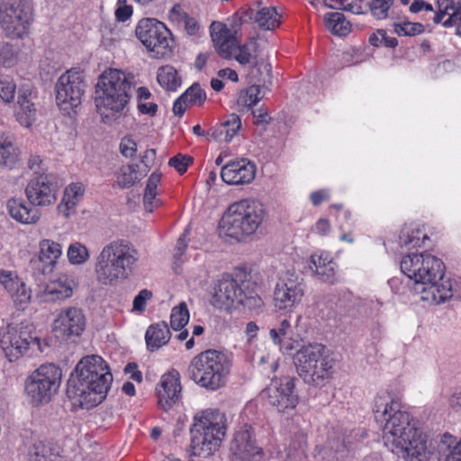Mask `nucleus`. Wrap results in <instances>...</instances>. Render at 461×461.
I'll return each instance as SVG.
<instances>
[{"label":"nucleus","mask_w":461,"mask_h":461,"mask_svg":"<svg viewBox=\"0 0 461 461\" xmlns=\"http://www.w3.org/2000/svg\"><path fill=\"white\" fill-rule=\"evenodd\" d=\"M375 421L383 431L384 446L405 461H427L430 451L413 423L412 415L393 392H379L373 401Z\"/></svg>","instance_id":"nucleus-1"},{"label":"nucleus","mask_w":461,"mask_h":461,"mask_svg":"<svg viewBox=\"0 0 461 461\" xmlns=\"http://www.w3.org/2000/svg\"><path fill=\"white\" fill-rule=\"evenodd\" d=\"M113 382L107 363L97 355L83 357L71 375L67 395L75 406L92 409L106 397Z\"/></svg>","instance_id":"nucleus-2"},{"label":"nucleus","mask_w":461,"mask_h":461,"mask_svg":"<svg viewBox=\"0 0 461 461\" xmlns=\"http://www.w3.org/2000/svg\"><path fill=\"white\" fill-rule=\"evenodd\" d=\"M402 272L414 281L413 290L423 302L438 304L453 295L450 280L444 276V264L429 253H413L402 258Z\"/></svg>","instance_id":"nucleus-3"},{"label":"nucleus","mask_w":461,"mask_h":461,"mask_svg":"<svg viewBox=\"0 0 461 461\" xmlns=\"http://www.w3.org/2000/svg\"><path fill=\"white\" fill-rule=\"evenodd\" d=\"M135 86V76L122 69L108 68L99 76L95 104L104 122L116 121L125 113L131 100V88Z\"/></svg>","instance_id":"nucleus-4"},{"label":"nucleus","mask_w":461,"mask_h":461,"mask_svg":"<svg viewBox=\"0 0 461 461\" xmlns=\"http://www.w3.org/2000/svg\"><path fill=\"white\" fill-rule=\"evenodd\" d=\"M137 261V251L128 241L113 240L102 248L95 258V279L103 285L116 286L131 276Z\"/></svg>","instance_id":"nucleus-5"},{"label":"nucleus","mask_w":461,"mask_h":461,"mask_svg":"<svg viewBox=\"0 0 461 461\" xmlns=\"http://www.w3.org/2000/svg\"><path fill=\"white\" fill-rule=\"evenodd\" d=\"M267 215L265 205L256 199H243L230 204L219 224L221 235L243 241L255 234Z\"/></svg>","instance_id":"nucleus-6"},{"label":"nucleus","mask_w":461,"mask_h":461,"mask_svg":"<svg viewBox=\"0 0 461 461\" xmlns=\"http://www.w3.org/2000/svg\"><path fill=\"white\" fill-rule=\"evenodd\" d=\"M227 419L216 409H206L194 417L191 447L194 456L208 457L217 451L226 435Z\"/></svg>","instance_id":"nucleus-7"},{"label":"nucleus","mask_w":461,"mask_h":461,"mask_svg":"<svg viewBox=\"0 0 461 461\" xmlns=\"http://www.w3.org/2000/svg\"><path fill=\"white\" fill-rule=\"evenodd\" d=\"M230 366V360L225 353L208 349L191 360L188 373L195 384L215 391L226 384Z\"/></svg>","instance_id":"nucleus-8"},{"label":"nucleus","mask_w":461,"mask_h":461,"mask_svg":"<svg viewBox=\"0 0 461 461\" xmlns=\"http://www.w3.org/2000/svg\"><path fill=\"white\" fill-rule=\"evenodd\" d=\"M292 355L296 371L305 383L321 385L330 378L333 360L324 345L309 342Z\"/></svg>","instance_id":"nucleus-9"},{"label":"nucleus","mask_w":461,"mask_h":461,"mask_svg":"<svg viewBox=\"0 0 461 461\" xmlns=\"http://www.w3.org/2000/svg\"><path fill=\"white\" fill-rule=\"evenodd\" d=\"M45 346L32 335L28 323H10L0 330V347L10 362L19 359L30 348L43 352Z\"/></svg>","instance_id":"nucleus-10"},{"label":"nucleus","mask_w":461,"mask_h":461,"mask_svg":"<svg viewBox=\"0 0 461 461\" xmlns=\"http://www.w3.org/2000/svg\"><path fill=\"white\" fill-rule=\"evenodd\" d=\"M61 370L53 364L41 365L25 381V393L33 405L49 402L61 382Z\"/></svg>","instance_id":"nucleus-11"},{"label":"nucleus","mask_w":461,"mask_h":461,"mask_svg":"<svg viewBox=\"0 0 461 461\" xmlns=\"http://www.w3.org/2000/svg\"><path fill=\"white\" fill-rule=\"evenodd\" d=\"M137 38L156 58H164L172 52L174 39L166 25L154 18L140 20L135 29Z\"/></svg>","instance_id":"nucleus-12"},{"label":"nucleus","mask_w":461,"mask_h":461,"mask_svg":"<svg viewBox=\"0 0 461 461\" xmlns=\"http://www.w3.org/2000/svg\"><path fill=\"white\" fill-rule=\"evenodd\" d=\"M85 76L81 69L73 68L62 74L55 86L56 103L59 108L70 114L81 104L86 90Z\"/></svg>","instance_id":"nucleus-13"},{"label":"nucleus","mask_w":461,"mask_h":461,"mask_svg":"<svg viewBox=\"0 0 461 461\" xmlns=\"http://www.w3.org/2000/svg\"><path fill=\"white\" fill-rule=\"evenodd\" d=\"M303 296V280L294 269H287L278 275L273 294L276 310L293 312L302 303Z\"/></svg>","instance_id":"nucleus-14"},{"label":"nucleus","mask_w":461,"mask_h":461,"mask_svg":"<svg viewBox=\"0 0 461 461\" xmlns=\"http://www.w3.org/2000/svg\"><path fill=\"white\" fill-rule=\"evenodd\" d=\"M32 22V11L26 3L0 1V26L8 37L23 38L28 33Z\"/></svg>","instance_id":"nucleus-15"},{"label":"nucleus","mask_w":461,"mask_h":461,"mask_svg":"<svg viewBox=\"0 0 461 461\" xmlns=\"http://www.w3.org/2000/svg\"><path fill=\"white\" fill-rule=\"evenodd\" d=\"M294 378L282 377L272 379L270 384L262 392V396L279 412L294 410L298 397L294 392Z\"/></svg>","instance_id":"nucleus-16"},{"label":"nucleus","mask_w":461,"mask_h":461,"mask_svg":"<svg viewBox=\"0 0 461 461\" xmlns=\"http://www.w3.org/2000/svg\"><path fill=\"white\" fill-rule=\"evenodd\" d=\"M231 461H260L263 451L254 438V430L250 425L244 424L234 434L230 443Z\"/></svg>","instance_id":"nucleus-17"},{"label":"nucleus","mask_w":461,"mask_h":461,"mask_svg":"<svg viewBox=\"0 0 461 461\" xmlns=\"http://www.w3.org/2000/svg\"><path fill=\"white\" fill-rule=\"evenodd\" d=\"M58 185L46 174L32 177L24 189L26 199L36 207H47L53 204L58 197Z\"/></svg>","instance_id":"nucleus-18"},{"label":"nucleus","mask_w":461,"mask_h":461,"mask_svg":"<svg viewBox=\"0 0 461 461\" xmlns=\"http://www.w3.org/2000/svg\"><path fill=\"white\" fill-rule=\"evenodd\" d=\"M77 286L73 276L59 273L39 288L36 297L41 303H59L72 297Z\"/></svg>","instance_id":"nucleus-19"},{"label":"nucleus","mask_w":461,"mask_h":461,"mask_svg":"<svg viewBox=\"0 0 461 461\" xmlns=\"http://www.w3.org/2000/svg\"><path fill=\"white\" fill-rule=\"evenodd\" d=\"M86 326L83 311L76 306L62 308L52 322V330L66 339L80 337Z\"/></svg>","instance_id":"nucleus-20"},{"label":"nucleus","mask_w":461,"mask_h":461,"mask_svg":"<svg viewBox=\"0 0 461 461\" xmlns=\"http://www.w3.org/2000/svg\"><path fill=\"white\" fill-rule=\"evenodd\" d=\"M0 285L19 310L27 308L32 299V290L15 271L0 269Z\"/></svg>","instance_id":"nucleus-21"},{"label":"nucleus","mask_w":461,"mask_h":461,"mask_svg":"<svg viewBox=\"0 0 461 461\" xmlns=\"http://www.w3.org/2000/svg\"><path fill=\"white\" fill-rule=\"evenodd\" d=\"M181 390L180 375L176 370L164 374L156 387L158 405L165 411L171 409L179 401Z\"/></svg>","instance_id":"nucleus-22"},{"label":"nucleus","mask_w":461,"mask_h":461,"mask_svg":"<svg viewBox=\"0 0 461 461\" xmlns=\"http://www.w3.org/2000/svg\"><path fill=\"white\" fill-rule=\"evenodd\" d=\"M242 291L236 280L223 277L214 287L212 303L219 309L236 308L240 304Z\"/></svg>","instance_id":"nucleus-23"},{"label":"nucleus","mask_w":461,"mask_h":461,"mask_svg":"<svg viewBox=\"0 0 461 461\" xmlns=\"http://www.w3.org/2000/svg\"><path fill=\"white\" fill-rule=\"evenodd\" d=\"M256 176V166L247 158L236 159L221 167V179L228 185H246Z\"/></svg>","instance_id":"nucleus-24"},{"label":"nucleus","mask_w":461,"mask_h":461,"mask_svg":"<svg viewBox=\"0 0 461 461\" xmlns=\"http://www.w3.org/2000/svg\"><path fill=\"white\" fill-rule=\"evenodd\" d=\"M211 38L216 50L223 58H231L239 40L237 30H230L221 22H213L210 26Z\"/></svg>","instance_id":"nucleus-25"},{"label":"nucleus","mask_w":461,"mask_h":461,"mask_svg":"<svg viewBox=\"0 0 461 461\" xmlns=\"http://www.w3.org/2000/svg\"><path fill=\"white\" fill-rule=\"evenodd\" d=\"M63 246L51 239H42L38 243L37 262L44 275L53 272L61 258Z\"/></svg>","instance_id":"nucleus-26"},{"label":"nucleus","mask_w":461,"mask_h":461,"mask_svg":"<svg viewBox=\"0 0 461 461\" xmlns=\"http://www.w3.org/2000/svg\"><path fill=\"white\" fill-rule=\"evenodd\" d=\"M10 217L23 225L36 224L41 219V212L34 204L22 197H12L6 202Z\"/></svg>","instance_id":"nucleus-27"},{"label":"nucleus","mask_w":461,"mask_h":461,"mask_svg":"<svg viewBox=\"0 0 461 461\" xmlns=\"http://www.w3.org/2000/svg\"><path fill=\"white\" fill-rule=\"evenodd\" d=\"M310 268L322 283L334 285L338 281L337 265L329 252L319 251L312 254L310 258Z\"/></svg>","instance_id":"nucleus-28"},{"label":"nucleus","mask_w":461,"mask_h":461,"mask_svg":"<svg viewBox=\"0 0 461 461\" xmlns=\"http://www.w3.org/2000/svg\"><path fill=\"white\" fill-rule=\"evenodd\" d=\"M31 90L21 87L18 91L17 102L14 106V116L19 124L23 127H30L36 121L37 109L32 102Z\"/></svg>","instance_id":"nucleus-29"},{"label":"nucleus","mask_w":461,"mask_h":461,"mask_svg":"<svg viewBox=\"0 0 461 461\" xmlns=\"http://www.w3.org/2000/svg\"><path fill=\"white\" fill-rule=\"evenodd\" d=\"M433 20L445 27L456 28L461 23V0H438V12Z\"/></svg>","instance_id":"nucleus-30"},{"label":"nucleus","mask_w":461,"mask_h":461,"mask_svg":"<svg viewBox=\"0 0 461 461\" xmlns=\"http://www.w3.org/2000/svg\"><path fill=\"white\" fill-rule=\"evenodd\" d=\"M241 127L240 118L234 113L228 115L219 124L211 128L207 135L220 143H228L238 133Z\"/></svg>","instance_id":"nucleus-31"},{"label":"nucleus","mask_w":461,"mask_h":461,"mask_svg":"<svg viewBox=\"0 0 461 461\" xmlns=\"http://www.w3.org/2000/svg\"><path fill=\"white\" fill-rule=\"evenodd\" d=\"M85 194V186L82 183L77 182L68 185L63 194V197L58 205V212L65 218L76 212V209Z\"/></svg>","instance_id":"nucleus-32"},{"label":"nucleus","mask_w":461,"mask_h":461,"mask_svg":"<svg viewBox=\"0 0 461 461\" xmlns=\"http://www.w3.org/2000/svg\"><path fill=\"white\" fill-rule=\"evenodd\" d=\"M20 159V150L14 144V138L5 131H0V168L12 169Z\"/></svg>","instance_id":"nucleus-33"},{"label":"nucleus","mask_w":461,"mask_h":461,"mask_svg":"<svg viewBox=\"0 0 461 461\" xmlns=\"http://www.w3.org/2000/svg\"><path fill=\"white\" fill-rule=\"evenodd\" d=\"M149 166L144 164L141 168L137 164H128L120 167L116 182L122 188H129L140 182L148 173Z\"/></svg>","instance_id":"nucleus-34"},{"label":"nucleus","mask_w":461,"mask_h":461,"mask_svg":"<svg viewBox=\"0 0 461 461\" xmlns=\"http://www.w3.org/2000/svg\"><path fill=\"white\" fill-rule=\"evenodd\" d=\"M441 461H461V438L445 433L438 445Z\"/></svg>","instance_id":"nucleus-35"},{"label":"nucleus","mask_w":461,"mask_h":461,"mask_svg":"<svg viewBox=\"0 0 461 461\" xmlns=\"http://www.w3.org/2000/svg\"><path fill=\"white\" fill-rule=\"evenodd\" d=\"M170 339V331L166 322L150 325L146 330L145 340L149 350L154 351L166 345Z\"/></svg>","instance_id":"nucleus-36"},{"label":"nucleus","mask_w":461,"mask_h":461,"mask_svg":"<svg viewBox=\"0 0 461 461\" xmlns=\"http://www.w3.org/2000/svg\"><path fill=\"white\" fill-rule=\"evenodd\" d=\"M291 322L288 319H283L277 327L272 328L269 330V337L272 342L279 347L280 351L283 354L292 355L293 350L295 348V340L285 341V338L287 336L291 330Z\"/></svg>","instance_id":"nucleus-37"},{"label":"nucleus","mask_w":461,"mask_h":461,"mask_svg":"<svg viewBox=\"0 0 461 461\" xmlns=\"http://www.w3.org/2000/svg\"><path fill=\"white\" fill-rule=\"evenodd\" d=\"M161 180V175L158 172H153L146 184L143 194V204L147 212H152L153 210L161 204L160 199L158 197V186Z\"/></svg>","instance_id":"nucleus-38"},{"label":"nucleus","mask_w":461,"mask_h":461,"mask_svg":"<svg viewBox=\"0 0 461 461\" xmlns=\"http://www.w3.org/2000/svg\"><path fill=\"white\" fill-rule=\"evenodd\" d=\"M427 235L423 233L419 225L415 223L405 224L400 232L399 242L402 247L415 248L423 243Z\"/></svg>","instance_id":"nucleus-39"},{"label":"nucleus","mask_w":461,"mask_h":461,"mask_svg":"<svg viewBox=\"0 0 461 461\" xmlns=\"http://www.w3.org/2000/svg\"><path fill=\"white\" fill-rule=\"evenodd\" d=\"M326 27L333 34L345 36L351 31V24L341 13H329L324 16Z\"/></svg>","instance_id":"nucleus-40"},{"label":"nucleus","mask_w":461,"mask_h":461,"mask_svg":"<svg viewBox=\"0 0 461 461\" xmlns=\"http://www.w3.org/2000/svg\"><path fill=\"white\" fill-rule=\"evenodd\" d=\"M258 43L255 39H250L249 41L239 45L234 49L233 57L240 65H249L255 62L257 59Z\"/></svg>","instance_id":"nucleus-41"},{"label":"nucleus","mask_w":461,"mask_h":461,"mask_svg":"<svg viewBox=\"0 0 461 461\" xmlns=\"http://www.w3.org/2000/svg\"><path fill=\"white\" fill-rule=\"evenodd\" d=\"M152 94L146 86L136 89L137 110L141 114L154 116L158 112V104L150 101Z\"/></svg>","instance_id":"nucleus-42"},{"label":"nucleus","mask_w":461,"mask_h":461,"mask_svg":"<svg viewBox=\"0 0 461 461\" xmlns=\"http://www.w3.org/2000/svg\"><path fill=\"white\" fill-rule=\"evenodd\" d=\"M158 84L168 91H176L181 86V78L177 71L171 66H164L158 68L157 73Z\"/></svg>","instance_id":"nucleus-43"},{"label":"nucleus","mask_w":461,"mask_h":461,"mask_svg":"<svg viewBox=\"0 0 461 461\" xmlns=\"http://www.w3.org/2000/svg\"><path fill=\"white\" fill-rule=\"evenodd\" d=\"M255 22L265 30H274L280 24V14L274 7H262L257 12Z\"/></svg>","instance_id":"nucleus-44"},{"label":"nucleus","mask_w":461,"mask_h":461,"mask_svg":"<svg viewBox=\"0 0 461 461\" xmlns=\"http://www.w3.org/2000/svg\"><path fill=\"white\" fill-rule=\"evenodd\" d=\"M260 99V87L253 85L239 93L237 105L240 111L249 110L256 105Z\"/></svg>","instance_id":"nucleus-45"},{"label":"nucleus","mask_w":461,"mask_h":461,"mask_svg":"<svg viewBox=\"0 0 461 461\" xmlns=\"http://www.w3.org/2000/svg\"><path fill=\"white\" fill-rule=\"evenodd\" d=\"M67 257L71 265L81 266L89 260L90 252L86 245L76 241L70 243L68 247Z\"/></svg>","instance_id":"nucleus-46"},{"label":"nucleus","mask_w":461,"mask_h":461,"mask_svg":"<svg viewBox=\"0 0 461 461\" xmlns=\"http://www.w3.org/2000/svg\"><path fill=\"white\" fill-rule=\"evenodd\" d=\"M306 435L303 432L295 434L289 445L287 456L291 461H302L306 456Z\"/></svg>","instance_id":"nucleus-47"},{"label":"nucleus","mask_w":461,"mask_h":461,"mask_svg":"<svg viewBox=\"0 0 461 461\" xmlns=\"http://www.w3.org/2000/svg\"><path fill=\"white\" fill-rule=\"evenodd\" d=\"M189 321V311L185 302L180 303L171 310L170 325L175 330H183Z\"/></svg>","instance_id":"nucleus-48"},{"label":"nucleus","mask_w":461,"mask_h":461,"mask_svg":"<svg viewBox=\"0 0 461 461\" xmlns=\"http://www.w3.org/2000/svg\"><path fill=\"white\" fill-rule=\"evenodd\" d=\"M18 61V51L8 42L0 41V66L10 68Z\"/></svg>","instance_id":"nucleus-49"},{"label":"nucleus","mask_w":461,"mask_h":461,"mask_svg":"<svg viewBox=\"0 0 461 461\" xmlns=\"http://www.w3.org/2000/svg\"><path fill=\"white\" fill-rule=\"evenodd\" d=\"M16 92V84L8 75H0V99L6 104L14 101Z\"/></svg>","instance_id":"nucleus-50"},{"label":"nucleus","mask_w":461,"mask_h":461,"mask_svg":"<svg viewBox=\"0 0 461 461\" xmlns=\"http://www.w3.org/2000/svg\"><path fill=\"white\" fill-rule=\"evenodd\" d=\"M393 2L394 0H372L369 4L371 14L377 20L387 18Z\"/></svg>","instance_id":"nucleus-51"},{"label":"nucleus","mask_w":461,"mask_h":461,"mask_svg":"<svg viewBox=\"0 0 461 461\" xmlns=\"http://www.w3.org/2000/svg\"><path fill=\"white\" fill-rule=\"evenodd\" d=\"M183 95L190 105H201L206 99L205 92L197 84L192 85Z\"/></svg>","instance_id":"nucleus-52"},{"label":"nucleus","mask_w":461,"mask_h":461,"mask_svg":"<svg viewBox=\"0 0 461 461\" xmlns=\"http://www.w3.org/2000/svg\"><path fill=\"white\" fill-rule=\"evenodd\" d=\"M120 152L126 158H133L137 153V143L131 136H125L120 142Z\"/></svg>","instance_id":"nucleus-53"},{"label":"nucleus","mask_w":461,"mask_h":461,"mask_svg":"<svg viewBox=\"0 0 461 461\" xmlns=\"http://www.w3.org/2000/svg\"><path fill=\"white\" fill-rule=\"evenodd\" d=\"M240 305L249 310H259L263 307L264 302L262 298L258 294H246L243 291L241 293V302Z\"/></svg>","instance_id":"nucleus-54"},{"label":"nucleus","mask_w":461,"mask_h":461,"mask_svg":"<svg viewBox=\"0 0 461 461\" xmlns=\"http://www.w3.org/2000/svg\"><path fill=\"white\" fill-rule=\"evenodd\" d=\"M152 293L148 289H142L135 296L133 300V312H144L147 303L151 299Z\"/></svg>","instance_id":"nucleus-55"},{"label":"nucleus","mask_w":461,"mask_h":461,"mask_svg":"<svg viewBox=\"0 0 461 461\" xmlns=\"http://www.w3.org/2000/svg\"><path fill=\"white\" fill-rule=\"evenodd\" d=\"M399 35L414 36L423 31V26L418 23H404L395 29Z\"/></svg>","instance_id":"nucleus-56"},{"label":"nucleus","mask_w":461,"mask_h":461,"mask_svg":"<svg viewBox=\"0 0 461 461\" xmlns=\"http://www.w3.org/2000/svg\"><path fill=\"white\" fill-rule=\"evenodd\" d=\"M191 162L192 158L190 157L178 154L171 158L168 161V164L169 166L176 168L180 174H184L187 170V167Z\"/></svg>","instance_id":"nucleus-57"},{"label":"nucleus","mask_w":461,"mask_h":461,"mask_svg":"<svg viewBox=\"0 0 461 461\" xmlns=\"http://www.w3.org/2000/svg\"><path fill=\"white\" fill-rule=\"evenodd\" d=\"M132 15L131 5L126 3V0H118L115 9V17L120 22L127 21Z\"/></svg>","instance_id":"nucleus-58"},{"label":"nucleus","mask_w":461,"mask_h":461,"mask_svg":"<svg viewBox=\"0 0 461 461\" xmlns=\"http://www.w3.org/2000/svg\"><path fill=\"white\" fill-rule=\"evenodd\" d=\"M312 230L320 236H327L331 230L330 222L326 218H321L316 221Z\"/></svg>","instance_id":"nucleus-59"},{"label":"nucleus","mask_w":461,"mask_h":461,"mask_svg":"<svg viewBox=\"0 0 461 461\" xmlns=\"http://www.w3.org/2000/svg\"><path fill=\"white\" fill-rule=\"evenodd\" d=\"M359 1L360 0H352L350 2L342 1L339 9L350 12L354 14H362L365 12L363 11V7L360 5Z\"/></svg>","instance_id":"nucleus-60"},{"label":"nucleus","mask_w":461,"mask_h":461,"mask_svg":"<svg viewBox=\"0 0 461 461\" xmlns=\"http://www.w3.org/2000/svg\"><path fill=\"white\" fill-rule=\"evenodd\" d=\"M330 194L328 189L314 191L310 194V200L314 206L320 205L322 202L328 201Z\"/></svg>","instance_id":"nucleus-61"},{"label":"nucleus","mask_w":461,"mask_h":461,"mask_svg":"<svg viewBox=\"0 0 461 461\" xmlns=\"http://www.w3.org/2000/svg\"><path fill=\"white\" fill-rule=\"evenodd\" d=\"M46 452L45 446L41 442H39L34 444L31 448L30 457L34 461H45Z\"/></svg>","instance_id":"nucleus-62"},{"label":"nucleus","mask_w":461,"mask_h":461,"mask_svg":"<svg viewBox=\"0 0 461 461\" xmlns=\"http://www.w3.org/2000/svg\"><path fill=\"white\" fill-rule=\"evenodd\" d=\"M189 105L190 104L182 94L174 103L173 113L175 115L182 116Z\"/></svg>","instance_id":"nucleus-63"},{"label":"nucleus","mask_w":461,"mask_h":461,"mask_svg":"<svg viewBox=\"0 0 461 461\" xmlns=\"http://www.w3.org/2000/svg\"><path fill=\"white\" fill-rule=\"evenodd\" d=\"M125 374L130 375L132 380L140 383L142 381V374L138 370L135 363H129L124 368Z\"/></svg>","instance_id":"nucleus-64"}]
</instances>
